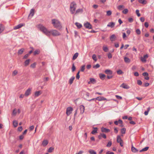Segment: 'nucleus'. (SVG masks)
Returning a JSON list of instances; mask_svg holds the SVG:
<instances>
[{
    "mask_svg": "<svg viewBox=\"0 0 154 154\" xmlns=\"http://www.w3.org/2000/svg\"><path fill=\"white\" fill-rule=\"evenodd\" d=\"M52 24L53 26L56 28L60 29L62 28V26L60 21L55 19H52L51 20Z\"/></svg>",
    "mask_w": 154,
    "mask_h": 154,
    "instance_id": "nucleus-1",
    "label": "nucleus"
},
{
    "mask_svg": "<svg viewBox=\"0 0 154 154\" xmlns=\"http://www.w3.org/2000/svg\"><path fill=\"white\" fill-rule=\"evenodd\" d=\"M37 27L47 36L48 35V31L47 29L42 25L39 24L36 26Z\"/></svg>",
    "mask_w": 154,
    "mask_h": 154,
    "instance_id": "nucleus-2",
    "label": "nucleus"
},
{
    "mask_svg": "<svg viewBox=\"0 0 154 154\" xmlns=\"http://www.w3.org/2000/svg\"><path fill=\"white\" fill-rule=\"evenodd\" d=\"M76 7V5L75 2H73L70 5V11L72 14L75 13Z\"/></svg>",
    "mask_w": 154,
    "mask_h": 154,
    "instance_id": "nucleus-3",
    "label": "nucleus"
},
{
    "mask_svg": "<svg viewBox=\"0 0 154 154\" xmlns=\"http://www.w3.org/2000/svg\"><path fill=\"white\" fill-rule=\"evenodd\" d=\"M51 35L54 36H57L60 35L61 34L60 33L56 30H52L49 31V35Z\"/></svg>",
    "mask_w": 154,
    "mask_h": 154,
    "instance_id": "nucleus-4",
    "label": "nucleus"
},
{
    "mask_svg": "<svg viewBox=\"0 0 154 154\" xmlns=\"http://www.w3.org/2000/svg\"><path fill=\"white\" fill-rule=\"evenodd\" d=\"M117 142L119 143L121 146L122 147L123 146V140L119 135H118L117 137Z\"/></svg>",
    "mask_w": 154,
    "mask_h": 154,
    "instance_id": "nucleus-5",
    "label": "nucleus"
},
{
    "mask_svg": "<svg viewBox=\"0 0 154 154\" xmlns=\"http://www.w3.org/2000/svg\"><path fill=\"white\" fill-rule=\"evenodd\" d=\"M73 109L71 107H68L66 109V114L67 116H69L72 113Z\"/></svg>",
    "mask_w": 154,
    "mask_h": 154,
    "instance_id": "nucleus-6",
    "label": "nucleus"
},
{
    "mask_svg": "<svg viewBox=\"0 0 154 154\" xmlns=\"http://www.w3.org/2000/svg\"><path fill=\"white\" fill-rule=\"evenodd\" d=\"M84 26L87 29H91L92 28V25L90 24V23L88 22H87L86 23H85L84 24Z\"/></svg>",
    "mask_w": 154,
    "mask_h": 154,
    "instance_id": "nucleus-7",
    "label": "nucleus"
},
{
    "mask_svg": "<svg viewBox=\"0 0 154 154\" xmlns=\"http://www.w3.org/2000/svg\"><path fill=\"white\" fill-rule=\"evenodd\" d=\"M24 23H20L19 24L16 26L14 27L13 29L14 30L17 29L21 28L23 26H24Z\"/></svg>",
    "mask_w": 154,
    "mask_h": 154,
    "instance_id": "nucleus-8",
    "label": "nucleus"
},
{
    "mask_svg": "<svg viewBox=\"0 0 154 154\" xmlns=\"http://www.w3.org/2000/svg\"><path fill=\"white\" fill-rule=\"evenodd\" d=\"M101 130L102 132H104L106 133H107L110 131V130L109 129H107L106 128L103 127L101 128Z\"/></svg>",
    "mask_w": 154,
    "mask_h": 154,
    "instance_id": "nucleus-9",
    "label": "nucleus"
},
{
    "mask_svg": "<svg viewBox=\"0 0 154 154\" xmlns=\"http://www.w3.org/2000/svg\"><path fill=\"white\" fill-rule=\"evenodd\" d=\"M34 14V10L33 9H32L30 11V14L28 16V18L29 19L33 17Z\"/></svg>",
    "mask_w": 154,
    "mask_h": 154,
    "instance_id": "nucleus-10",
    "label": "nucleus"
},
{
    "mask_svg": "<svg viewBox=\"0 0 154 154\" xmlns=\"http://www.w3.org/2000/svg\"><path fill=\"white\" fill-rule=\"evenodd\" d=\"M120 87H122L124 89H128L130 87L127 85L123 83L120 86Z\"/></svg>",
    "mask_w": 154,
    "mask_h": 154,
    "instance_id": "nucleus-11",
    "label": "nucleus"
},
{
    "mask_svg": "<svg viewBox=\"0 0 154 154\" xmlns=\"http://www.w3.org/2000/svg\"><path fill=\"white\" fill-rule=\"evenodd\" d=\"M98 138L100 139L102 138V137H103L104 139L106 138V136L105 134L103 133H100V135L98 136Z\"/></svg>",
    "mask_w": 154,
    "mask_h": 154,
    "instance_id": "nucleus-12",
    "label": "nucleus"
},
{
    "mask_svg": "<svg viewBox=\"0 0 154 154\" xmlns=\"http://www.w3.org/2000/svg\"><path fill=\"white\" fill-rule=\"evenodd\" d=\"M116 38V37L115 34H113L110 37V39L112 42L115 41Z\"/></svg>",
    "mask_w": 154,
    "mask_h": 154,
    "instance_id": "nucleus-13",
    "label": "nucleus"
},
{
    "mask_svg": "<svg viewBox=\"0 0 154 154\" xmlns=\"http://www.w3.org/2000/svg\"><path fill=\"white\" fill-rule=\"evenodd\" d=\"M105 72L106 74L112 75V72L110 69H107L105 71Z\"/></svg>",
    "mask_w": 154,
    "mask_h": 154,
    "instance_id": "nucleus-14",
    "label": "nucleus"
},
{
    "mask_svg": "<svg viewBox=\"0 0 154 154\" xmlns=\"http://www.w3.org/2000/svg\"><path fill=\"white\" fill-rule=\"evenodd\" d=\"M31 93V89L29 88L26 90L25 93L24 95L26 96H27Z\"/></svg>",
    "mask_w": 154,
    "mask_h": 154,
    "instance_id": "nucleus-15",
    "label": "nucleus"
},
{
    "mask_svg": "<svg viewBox=\"0 0 154 154\" xmlns=\"http://www.w3.org/2000/svg\"><path fill=\"white\" fill-rule=\"evenodd\" d=\"M25 51V49L24 48H22L18 51V55H20L22 54Z\"/></svg>",
    "mask_w": 154,
    "mask_h": 154,
    "instance_id": "nucleus-16",
    "label": "nucleus"
},
{
    "mask_svg": "<svg viewBox=\"0 0 154 154\" xmlns=\"http://www.w3.org/2000/svg\"><path fill=\"white\" fill-rule=\"evenodd\" d=\"M115 25V23L113 22H110L107 25V27L113 28L114 27Z\"/></svg>",
    "mask_w": 154,
    "mask_h": 154,
    "instance_id": "nucleus-17",
    "label": "nucleus"
},
{
    "mask_svg": "<svg viewBox=\"0 0 154 154\" xmlns=\"http://www.w3.org/2000/svg\"><path fill=\"white\" fill-rule=\"evenodd\" d=\"M75 79V77H74L73 76L72 77L70 78V79L69 80V83L70 85H71L73 83V81L74 79Z\"/></svg>",
    "mask_w": 154,
    "mask_h": 154,
    "instance_id": "nucleus-18",
    "label": "nucleus"
},
{
    "mask_svg": "<svg viewBox=\"0 0 154 154\" xmlns=\"http://www.w3.org/2000/svg\"><path fill=\"white\" fill-rule=\"evenodd\" d=\"M131 150L132 152L134 153L137 152L138 151V149H137L136 148H135L133 146V145H132Z\"/></svg>",
    "mask_w": 154,
    "mask_h": 154,
    "instance_id": "nucleus-19",
    "label": "nucleus"
},
{
    "mask_svg": "<svg viewBox=\"0 0 154 154\" xmlns=\"http://www.w3.org/2000/svg\"><path fill=\"white\" fill-rule=\"evenodd\" d=\"M80 112L81 113H83L85 110V107L84 106L82 105L80 106Z\"/></svg>",
    "mask_w": 154,
    "mask_h": 154,
    "instance_id": "nucleus-20",
    "label": "nucleus"
},
{
    "mask_svg": "<svg viewBox=\"0 0 154 154\" xmlns=\"http://www.w3.org/2000/svg\"><path fill=\"white\" fill-rule=\"evenodd\" d=\"M96 99L98 101H102L106 100V99L102 97H96Z\"/></svg>",
    "mask_w": 154,
    "mask_h": 154,
    "instance_id": "nucleus-21",
    "label": "nucleus"
},
{
    "mask_svg": "<svg viewBox=\"0 0 154 154\" xmlns=\"http://www.w3.org/2000/svg\"><path fill=\"white\" fill-rule=\"evenodd\" d=\"M42 92L41 91H37L35 93V97H37L41 94Z\"/></svg>",
    "mask_w": 154,
    "mask_h": 154,
    "instance_id": "nucleus-22",
    "label": "nucleus"
},
{
    "mask_svg": "<svg viewBox=\"0 0 154 154\" xmlns=\"http://www.w3.org/2000/svg\"><path fill=\"white\" fill-rule=\"evenodd\" d=\"M48 143L47 140H44L42 143V145L44 146H45L48 144Z\"/></svg>",
    "mask_w": 154,
    "mask_h": 154,
    "instance_id": "nucleus-23",
    "label": "nucleus"
},
{
    "mask_svg": "<svg viewBox=\"0 0 154 154\" xmlns=\"http://www.w3.org/2000/svg\"><path fill=\"white\" fill-rule=\"evenodd\" d=\"M30 61V59H28L25 60L24 63V66H27L29 64Z\"/></svg>",
    "mask_w": 154,
    "mask_h": 154,
    "instance_id": "nucleus-24",
    "label": "nucleus"
},
{
    "mask_svg": "<svg viewBox=\"0 0 154 154\" xmlns=\"http://www.w3.org/2000/svg\"><path fill=\"white\" fill-rule=\"evenodd\" d=\"M93 128L94 129V130H93L91 132V133L92 134H95L96 133H97V128H95V127H93Z\"/></svg>",
    "mask_w": 154,
    "mask_h": 154,
    "instance_id": "nucleus-25",
    "label": "nucleus"
},
{
    "mask_svg": "<svg viewBox=\"0 0 154 154\" xmlns=\"http://www.w3.org/2000/svg\"><path fill=\"white\" fill-rule=\"evenodd\" d=\"M5 28L4 26L2 24H0V33L2 32L4 30Z\"/></svg>",
    "mask_w": 154,
    "mask_h": 154,
    "instance_id": "nucleus-26",
    "label": "nucleus"
},
{
    "mask_svg": "<svg viewBox=\"0 0 154 154\" xmlns=\"http://www.w3.org/2000/svg\"><path fill=\"white\" fill-rule=\"evenodd\" d=\"M138 2L143 4H146L147 3V1L145 0H138Z\"/></svg>",
    "mask_w": 154,
    "mask_h": 154,
    "instance_id": "nucleus-27",
    "label": "nucleus"
},
{
    "mask_svg": "<svg viewBox=\"0 0 154 154\" xmlns=\"http://www.w3.org/2000/svg\"><path fill=\"white\" fill-rule=\"evenodd\" d=\"M79 55V53H75L73 55L72 57V60H75L77 57Z\"/></svg>",
    "mask_w": 154,
    "mask_h": 154,
    "instance_id": "nucleus-28",
    "label": "nucleus"
},
{
    "mask_svg": "<svg viewBox=\"0 0 154 154\" xmlns=\"http://www.w3.org/2000/svg\"><path fill=\"white\" fill-rule=\"evenodd\" d=\"M124 60L125 62L127 63H130L131 61L129 58L126 57H124Z\"/></svg>",
    "mask_w": 154,
    "mask_h": 154,
    "instance_id": "nucleus-29",
    "label": "nucleus"
},
{
    "mask_svg": "<svg viewBox=\"0 0 154 154\" xmlns=\"http://www.w3.org/2000/svg\"><path fill=\"white\" fill-rule=\"evenodd\" d=\"M75 24L79 29L82 26V24L76 22L75 23Z\"/></svg>",
    "mask_w": 154,
    "mask_h": 154,
    "instance_id": "nucleus-30",
    "label": "nucleus"
},
{
    "mask_svg": "<svg viewBox=\"0 0 154 154\" xmlns=\"http://www.w3.org/2000/svg\"><path fill=\"white\" fill-rule=\"evenodd\" d=\"M99 76L101 79H104L106 77V75L104 74H99Z\"/></svg>",
    "mask_w": 154,
    "mask_h": 154,
    "instance_id": "nucleus-31",
    "label": "nucleus"
},
{
    "mask_svg": "<svg viewBox=\"0 0 154 154\" xmlns=\"http://www.w3.org/2000/svg\"><path fill=\"white\" fill-rule=\"evenodd\" d=\"M149 148V147L148 146H147L145 147V148L143 149H142L140 151V152H141L143 151H146L148 150Z\"/></svg>",
    "mask_w": 154,
    "mask_h": 154,
    "instance_id": "nucleus-32",
    "label": "nucleus"
},
{
    "mask_svg": "<svg viewBox=\"0 0 154 154\" xmlns=\"http://www.w3.org/2000/svg\"><path fill=\"white\" fill-rule=\"evenodd\" d=\"M13 125L15 127H16L18 125V122L16 120H14L13 121Z\"/></svg>",
    "mask_w": 154,
    "mask_h": 154,
    "instance_id": "nucleus-33",
    "label": "nucleus"
},
{
    "mask_svg": "<svg viewBox=\"0 0 154 154\" xmlns=\"http://www.w3.org/2000/svg\"><path fill=\"white\" fill-rule=\"evenodd\" d=\"M90 79L92 84H94L96 82V81L94 78H91Z\"/></svg>",
    "mask_w": 154,
    "mask_h": 154,
    "instance_id": "nucleus-34",
    "label": "nucleus"
},
{
    "mask_svg": "<svg viewBox=\"0 0 154 154\" xmlns=\"http://www.w3.org/2000/svg\"><path fill=\"white\" fill-rule=\"evenodd\" d=\"M88 152L90 154H96V152L92 149L89 150Z\"/></svg>",
    "mask_w": 154,
    "mask_h": 154,
    "instance_id": "nucleus-35",
    "label": "nucleus"
},
{
    "mask_svg": "<svg viewBox=\"0 0 154 154\" xmlns=\"http://www.w3.org/2000/svg\"><path fill=\"white\" fill-rule=\"evenodd\" d=\"M40 53V51L39 50H36L34 52V55L38 54Z\"/></svg>",
    "mask_w": 154,
    "mask_h": 154,
    "instance_id": "nucleus-36",
    "label": "nucleus"
},
{
    "mask_svg": "<svg viewBox=\"0 0 154 154\" xmlns=\"http://www.w3.org/2000/svg\"><path fill=\"white\" fill-rule=\"evenodd\" d=\"M76 68L74 64L73 63L72 64V72H74Z\"/></svg>",
    "mask_w": 154,
    "mask_h": 154,
    "instance_id": "nucleus-37",
    "label": "nucleus"
},
{
    "mask_svg": "<svg viewBox=\"0 0 154 154\" xmlns=\"http://www.w3.org/2000/svg\"><path fill=\"white\" fill-rule=\"evenodd\" d=\"M126 129L125 128H123L121 129V133L122 134H125V133Z\"/></svg>",
    "mask_w": 154,
    "mask_h": 154,
    "instance_id": "nucleus-38",
    "label": "nucleus"
},
{
    "mask_svg": "<svg viewBox=\"0 0 154 154\" xmlns=\"http://www.w3.org/2000/svg\"><path fill=\"white\" fill-rule=\"evenodd\" d=\"M100 67V65L99 64H97L93 66V68L94 69H97Z\"/></svg>",
    "mask_w": 154,
    "mask_h": 154,
    "instance_id": "nucleus-39",
    "label": "nucleus"
},
{
    "mask_svg": "<svg viewBox=\"0 0 154 154\" xmlns=\"http://www.w3.org/2000/svg\"><path fill=\"white\" fill-rule=\"evenodd\" d=\"M117 72L118 75H121L123 73L122 71L120 69L117 70Z\"/></svg>",
    "mask_w": 154,
    "mask_h": 154,
    "instance_id": "nucleus-40",
    "label": "nucleus"
},
{
    "mask_svg": "<svg viewBox=\"0 0 154 154\" xmlns=\"http://www.w3.org/2000/svg\"><path fill=\"white\" fill-rule=\"evenodd\" d=\"M92 58L95 61H96L97 60V58L96 57V55L95 54H93L92 55Z\"/></svg>",
    "mask_w": 154,
    "mask_h": 154,
    "instance_id": "nucleus-41",
    "label": "nucleus"
},
{
    "mask_svg": "<svg viewBox=\"0 0 154 154\" xmlns=\"http://www.w3.org/2000/svg\"><path fill=\"white\" fill-rule=\"evenodd\" d=\"M36 65V63H34L32 64L30 66V67L32 68H34L35 67V66Z\"/></svg>",
    "mask_w": 154,
    "mask_h": 154,
    "instance_id": "nucleus-42",
    "label": "nucleus"
},
{
    "mask_svg": "<svg viewBox=\"0 0 154 154\" xmlns=\"http://www.w3.org/2000/svg\"><path fill=\"white\" fill-rule=\"evenodd\" d=\"M54 150V148L51 147L49 148V152H51Z\"/></svg>",
    "mask_w": 154,
    "mask_h": 154,
    "instance_id": "nucleus-43",
    "label": "nucleus"
},
{
    "mask_svg": "<svg viewBox=\"0 0 154 154\" xmlns=\"http://www.w3.org/2000/svg\"><path fill=\"white\" fill-rule=\"evenodd\" d=\"M18 73V72L17 70H14L13 72L12 73V75L13 76H15Z\"/></svg>",
    "mask_w": 154,
    "mask_h": 154,
    "instance_id": "nucleus-44",
    "label": "nucleus"
},
{
    "mask_svg": "<svg viewBox=\"0 0 154 154\" xmlns=\"http://www.w3.org/2000/svg\"><path fill=\"white\" fill-rule=\"evenodd\" d=\"M128 12V10L127 9H125L122 11V13L125 14H127Z\"/></svg>",
    "mask_w": 154,
    "mask_h": 154,
    "instance_id": "nucleus-45",
    "label": "nucleus"
},
{
    "mask_svg": "<svg viewBox=\"0 0 154 154\" xmlns=\"http://www.w3.org/2000/svg\"><path fill=\"white\" fill-rule=\"evenodd\" d=\"M103 50L105 52H106L108 51V49L107 47L103 46Z\"/></svg>",
    "mask_w": 154,
    "mask_h": 154,
    "instance_id": "nucleus-46",
    "label": "nucleus"
},
{
    "mask_svg": "<svg viewBox=\"0 0 154 154\" xmlns=\"http://www.w3.org/2000/svg\"><path fill=\"white\" fill-rule=\"evenodd\" d=\"M136 33L138 35H140L141 33V32L139 29H136Z\"/></svg>",
    "mask_w": 154,
    "mask_h": 154,
    "instance_id": "nucleus-47",
    "label": "nucleus"
},
{
    "mask_svg": "<svg viewBox=\"0 0 154 154\" xmlns=\"http://www.w3.org/2000/svg\"><path fill=\"white\" fill-rule=\"evenodd\" d=\"M80 71H79L77 73L76 75V78L77 79H79L80 78V75H79V73H80Z\"/></svg>",
    "mask_w": 154,
    "mask_h": 154,
    "instance_id": "nucleus-48",
    "label": "nucleus"
},
{
    "mask_svg": "<svg viewBox=\"0 0 154 154\" xmlns=\"http://www.w3.org/2000/svg\"><path fill=\"white\" fill-rule=\"evenodd\" d=\"M112 14V12L110 11H107L106 15L108 16H109Z\"/></svg>",
    "mask_w": 154,
    "mask_h": 154,
    "instance_id": "nucleus-49",
    "label": "nucleus"
},
{
    "mask_svg": "<svg viewBox=\"0 0 154 154\" xmlns=\"http://www.w3.org/2000/svg\"><path fill=\"white\" fill-rule=\"evenodd\" d=\"M112 143L110 141H109L106 145V146L107 147H110L112 145Z\"/></svg>",
    "mask_w": 154,
    "mask_h": 154,
    "instance_id": "nucleus-50",
    "label": "nucleus"
},
{
    "mask_svg": "<svg viewBox=\"0 0 154 154\" xmlns=\"http://www.w3.org/2000/svg\"><path fill=\"white\" fill-rule=\"evenodd\" d=\"M124 5H119L117 7V8L119 10H122V8H124Z\"/></svg>",
    "mask_w": 154,
    "mask_h": 154,
    "instance_id": "nucleus-51",
    "label": "nucleus"
},
{
    "mask_svg": "<svg viewBox=\"0 0 154 154\" xmlns=\"http://www.w3.org/2000/svg\"><path fill=\"white\" fill-rule=\"evenodd\" d=\"M82 9H77L76 11L75 12V14H77L80 12H82Z\"/></svg>",
    "mask_w": 154,
    "mask_h": 154,
    "instance_id": "nucleus-52",
    "label": "nucleus"
},
{
    "mask_svg": "<svg viewBox=\"0 0 154 154\" xmlns=\"http://www.w3.org/2000/svg\"><path fill=\"white\" fill-rule=\"evenodd\" d=\"M17 111L16 110V109H14L12 112V115H15L17 114Z\"/></svg>",
    "mask_w": 154,
    "mask_h": 154,
    "instance_id": "nucleus-53",
    "label": "nucleus"
},
{
    "mask_svg": "<svg viewBox=\"0 0 154 154\" xmlns=\"http://www.w3.org/2000/svg\"><path fill=\"white\" fill-rule=\"evenodd\" d=\"M141 60L142 62H145L146 61V59H145L144 57H141Z\"/></svg>",
    "mask_w": 154,
    "mask_h": 154,
    "instance_id": "nucleus-54",
    "label": "nucleus"
},
{
    "mask_svg": "<svg viewBox=\"0 0 154 154\" xmlns=\"http://www.w3.org/2000/svg\"><path fill=\"white\" fill-rule=\"evenodd\" d=\"M136 12L138 17H140V14L139 13V10H137L136 11Z\"/></svg>",
    "mask_w": 154,
    "mask_h": 154,
    "instance_id": "nucleus-55",
    "label": "nucleus"
},
{
    "mask_svg": "<svg viewBox=\"0 0 154 154\" xmlns=\"http://www.w3.org/2000/svg\"><path fill=\"white\" fill-rule=\"evenodd\" d=\"M85 69V66H82L81 68V71L82 72H84Z\"/></svg>",
    "mask_w": 154,
    "mask_h": 154,
    "instance_id": "nucleus-56",
    "label": "nucleus"
},
{
    "mask_svg": "<svg viewBox=\"0 0 154 154\" xmlns=\"http://www.w3.org/2000/svg\"><path fill=\"white\" fill-rule=\"evenodd\" d=\"M29 56V54H26L23 57V59H27Z\"/></svg>",
    "mask_w": 154,
    "mask_h": 154,
    "instance_id": "nucleus-57",
    "label": "nucleus"
},
{
    "mask_svg": "<svg viewBox=\"0 0 154 154\" xmlns=\"http://www.w3.org/2000/svg\"><path fill=\"white\" fill-rule=\"evenodd\" d=\"M133 20V19L132 18H129L128 19V21L130 23H132Z\"/></svg>",
    "mask_w": 154,
    "mask_h": 154,
    "instance_id": "nucleus-58",
    "label": "nucleus"
},
{
    "mask_svg": "<svg viewBox=\"0 0 154 154\" xmlns=\"http://www.w3.org/2000/svg\"><path fill=\"white\" fill-rule=\"evenodd\" d=\"M108 58L110 59L112 57V55L111 53H109L108 54Z\"/></svg>",
    "mask_w": 154,
    "mask_h": 154,
    "instance_id": "nucleus-59",
    "label": "nucleus"
},
{
    "mask_svg": "<svg viewBox=\"0 0 154 154\" xmlns=\"http://www.w3.org/2000/svg\"><path fill=\"white\" fill-rule=\"evenodd\" d=\"M137 84L139 85H141L142 84V82L140 80H138L137 81Z\"/></svg>",
    "mask_w": 154,
    "mask_h": 154,
    "instance_id": "nucleus-60",
    "label": "nucleus"
},
{
    "mask_svg": "<svg viewBox=\"0 0 154 154\" xmlns=\"http://www.w3.org/2000/svg\"><path fill=\"white\" fill-rule=\"evenodd\" d=\"M116 97L119 100H121L122 99V97H121L118 95H116Z\"/></svg>",
    "mask_w": 154,
    "mask_h": 154,
    "instance_id": "nucleus-61",
    "label": "nucleus"
},
{
    "mask_svg": "<svg viewBox=\"0 0 154 154\" xmlns=\"http://www.w3.org/2000/svg\"><path fill=\"white\" fill-rule=\"evenodd\" d=\"M34 125H32L29 128V130L31 131L34 129Z\"/></svg>",
    "mask_w": 154,
    "mask_h": 154,
    "instance_id": "nucleus-62",
    "label": "nucleus"
},
{
    "mask_svg": "<svg viewBox=\"0 0 154 154\" xmlns=\"http://www.w3.org/2000/svg\"><path fill=\"white\" fill-rule=\"evenodd\" d=\"M143 75L144 76H148L149 75L147 72H144L143 73Z\"/></svg>",
    "mask_w": 154,
    "mask_h": 154,
    "instance_id": "nucleus-63",
    "label": "nucleus"
},
{
    "mask_svg": "<svg viewBox=\"0 0 154 154\" xmlns=\"http://www.w3.org/2000/svg\"><path fill=\"white\" fill-rule=\"evenodd\" d=\"M144 26L146 28H148L149 26V23L148 22H146L144 23Z\"/></svg>",
    "mask_w": 154,
    "mask_h": 154,
    "instance_id": "nucleus-64",
    "label": "nucleus"
}]
</instances>
